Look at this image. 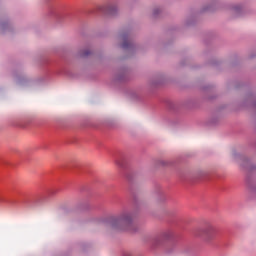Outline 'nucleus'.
Here are the masks:
<instances>
[{
  "label": "nucleus",
  "mask_w": 256,
  "mask_h": 256,
  "mask_svg": "<svg viewBox=\"0 0 256 256\" xmlns=\"http://www.w3.org/2000/svg\"><path fill=\"white\" fill-rule=\"evenodd\" d=\"M127 47H129V44H128L127 42H124V43L122 44V48H123V49H127Z\"/></svg>",
  "instance_id": "20e7f679"
},
{
  "label": "nucleus",
  "mask_w": 256,
  "mask_h": 256,
  "mask_svg": "<svg viewBox=\"0 0 256 256\" xmlns=\"http://www.w3.org/2000/svg\"><path fill=\"white\" fill-rule=\"evenodd\" d=\"M217 235V229L213 226H207L203 230V239L206 241H213Z\"/></svg>",
  "instance_id": "f03ea898"
},
{
  "label": "nucleus",
  "mask_w": 256,
  "mask_h": 256,
  "mask_svg": "<svg viewBox=\"0 0 256 256\" xmlns=\"http://www.w3.org/2000/svg\"><path fill=\"white\" fill-rule=\"evenodd\" d=\"M91 52H89V50H86L85 52L81 53L82 57H87V55H89Z\"/></svg>",
  "instance_id": "7ed1b4c3"
},
{
  "label": "nucleus",
  "mask_w": 256,
  "mask_h": 256,
  "mask_svg": "<svg viewBox=\"0 0 256 256\" xmlns=\"http://www.w3.org/2000/svg\"><path fill=\"white\" fill-rule=\"evenodd\" d=\"M133 219H135V215L132 212H125L112 221V227L120 231H127L133 224Z\"/></svg>",
  "instance_id": "f257e3e1"
}]
</instances>
